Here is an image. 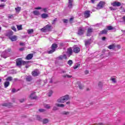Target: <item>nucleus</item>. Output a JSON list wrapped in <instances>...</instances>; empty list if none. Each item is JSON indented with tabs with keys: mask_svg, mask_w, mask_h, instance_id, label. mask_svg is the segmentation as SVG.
Wrapping results in <instances>:
<instances>
[{
	"mask_svg": "<svg viewBox=\"0 0 125 125\" xmlns=\"http://www.w3.org/2000/svg\"><path fill=\"white\" fill-rule=\"evenodd\" d=\"M15 10H16V12H17V13L20 12V11L21 10V7H18L17 8H15Z\"/></svg>",
	"mask_w": 125,
	"mask_h": 125,
	"instance_id": "nucleus-31",
	"label": "nucleus"
},
{
	"mask_svg": "<svg viewBox=\"0 0 125 125\" xmlns=\"http://www.w3.org/2000/svg\"><path fill=\"white\" fill-rule=\"evenodd\" d=\"M10 50H11V49H8L7 50H6L5 52H7V53H8V52H10Z\"/></svg>",
	"mask_w": 125,
	"mask_h": 125,
	"instance_id": "nucleus-56",
	"label": "nucleus"
},
{
	"mask_svg": "<svg viewBox=\"0 0 125 125\" xmlns=\"http://www.w3.org/2000/svg\"><path fill=\"white\" fill-rule=\"evenodd\" d=\"M55 105L57 107H60V108H64V107H65V105L63 104H59L57 103L55 104Z\"/></svg>",
	"mask_w": 125,
	"mask_h": 125,
	"instance_id": "nucleus-22",
	"label": "nucleus"
},
{
	"mask_svg": "<svg viewBox=\"0 0 125 125\" xmlns=\"http://www.w3.org/2000/svg\"><path fill=\"white\" fill-rule=\"evenodd\" d=\"M69 114H70V112L69 111H63L62 112V115H69Z\"/></svg>",
	"mask_w": 125,
	"mask_h": 125,
	"instance_id": "nucleus-39",
	"label": "nucleus"
},
{
	"mask_svg": "<svg viewBox=\"0 0 125 125\" xmlns=\"http://www.w3.org/2000/svg\"><path fill=\"white\" fill-rule=\"evenodd\" d=\"M42 11H44V12H47V8H43L42 10Z\"/></svg>",
	"mask_w": 125,
	"mask_h": 125,
	"instance_id": "nucleus-49",
	"label": "nucleus"
},
{
	"mask_svg": "<svg viewBox=\"0 0 125 125\" xmlns=\"http://www.w3.org/2000/svg\"><path fill=\"white\" fill-rule=\"evenodd\" d=\"M62 77L63 78H64V79H66V78H67L68 79H70L71 78H72V75H69L68 74H65V75H63L62 76Z\"/></svg>",
	"mask_w": 125,
	"mask_h": 125,
	"instance_id": "nucleus-25",
	"label": "nucleus"
},
{
	"mask_svg": "<svg viewBox=\"0 0 125 125\" xmlns=\"http://www.w3.org/2000/svg\"><path fill=\"white\" fill-rule=\"evenodd\" d=\"M123 21L125 22V16L123 17Z\"/></svg>",
	"mask_w": 125,
	"mask_h": 125,
	"instance_id": "nucleus-64",
	"label": "nucleus"
},
{
	"mask_svg": "<svg viewBox=\"0 0 125 125\" xmlns=\"http://www.w3.org/2000/svg\"><path fill=\"white\" fill-rule=\"evenodd\" d=\"M106 3L103 1H101L98 4L97 7L96 8L97 9H102L105 6V4Z\"/></svg>",
	"mask_w": 125,
	"mask_h": 125,
	"instance_id": "nucleus-3",
	"label": "nucleus"
},
{
	"mask_svg": "<svg viewBox=\"0 0 125 125\" xmlns=\"http://www.w3.org/2000/svg\"><path fill=\"white\" fill-rule=\"evenodd\" d=\"M35 9H42V8L41 7H36L35 8Z\"/></svg>",
	"mask_w": 125,
	"mask_h": 125,
	"instance_id": "nucleus-62",
	"label": "nucleus"
},
{
	"mask_svg": "<svg viewBox=\"0 0 125 125\" xmlns=\"http://www.w3.org/2000/svg\"><path fill=\"white\" fill-rule=\"evenodd\" d=\"M41 17L43 19H45V18H47V17H48V15L47 14L43 13L41 15Z\"/></svg>",
	"mask_w": 125,
	"mask_h": 125,
	"instance_id": "nucleus-23",
	"label": "nucleus"
},
{
	"mask_svg": "<svg viewBox=\"0 0 125 125\" xmlns=\"http://www.w3.org/2000/svg\"><path fill=\"white\" fill-rule=\"evenodd\" d=\"M11 29H12V30H13V31H14V32H16V31H17L16 27H15V26H11Z\"/></svg>",
	"mask_w": 125,
	"mask_h": 125,
	"instance_id": "nucleus-44",
	"label": "nucleus"
},
{
	"mask_svg": "<svg viewBox=\"0 0 125 125\" xmlns=\"http://www.w3.org/2000/svg\"><path fill=\"white\" fill-rule=\"evenodd\" d=\"M59 45H60V47H63V46H64L65 44H64V43L61 42L59 43Z\"/></svg>",
	"mask_w": 125,
	"mask_h": 125,
	"instance_id": "nucleus-47",
	"label": "nucleus"
},
{
	"mask_svg": "<svg viewBox=\"0 0 125 125\" xmlns=\"http://www.w3.org/2000/svg\"><path fill=\"white\" fill-rule=\"evenodd\" d=\"M28 33L30 34H32V33H34V30L33 29H29L27 31Z\"/></svg>",
	"mask_w": 125,
	"mask_h": 125,
	"instance_id": "nucleus-40",
	"label": "nucleus"
},
{
	"mask_svg": "<svg viewBox=\"0 0 125 125\" xmlns=\"http://www.w3.org/2000/svg\"><path fill=\"white\" fill-rule=\"evenodd\" d=\"M19 50L20 51H23V50H24V48L22 47V48H20Z\"/></svg>",
	"mask_w": 125,
	"mask_h": 125,
	"instance_id": "nucleus-58",
	"label": "nucleus"
},
{
	"mask_svg": "<svg viewBox=\"0 0 125 125\" xmlns=\"http://www.w3.org/2000/svg\"><path fill=\"white\" fill-rule=\"evenodd\" d=\"M84 32H85V29L84 28L80 27L78 29V35L82 36V35H83Z\"/></svg>",
	"mask_w": 125,
	"mask_h": 125,
	"instance_id": "nucleus-6",
	"label": "nucleus"
},
{
	"mask_svg": "<svg viewBox=\"0 0 125 125\" xmlns=\"http://www.w3.org/2000/svg\"><path fill=\"white\" fill-rule=\"evenodd\" d=\"M18 37L16 35H13L9 39L12 42H15L17 40Z\"/></svg>",
	"mask_w": 125,
	"mask_h": 125,
	"instance_id": "nucleus-16",
	"label": "nucleus"
},
{
	"mask_svg": "<svg viewBox=\"0 0 125 125\" xmlns=\"http://www.w3.org/2000/svg\"><path fill=\"white\" fill-rule=\"evenodd\" d=\"M102 86V83L99 82V86Z\"/></svg>",
	"mask_w": 125,
	"mask_h": 125,
	"instance_id": "nucleus-59",
	"label": "nucleus"
},
{
	"mask_svg": "<svg viewBox=\"0 0 125 125\" xmlns=\"http://www.w3.org/2000/svg\"><path fill=\"white\" fill-rule=\"evenodd\" d=\"M2 106L4 107H9V106H10V104H3Z\"/></svg>",
	"mask_w": 125,
	"mask_h": 125,
	"instance_id": "nucleus-37",
	"label": "nucleus"
},
{
	"mask_svg": "<svg viewBox=\"0 0 125 125\" xmlns=\"http://www.w3.org/2000/svg\"><path fill=\"white\" fill-rule=\"evenodd\" d=\"M17 28L18 31H20L21 30H23V28H22V25H17Z\"/></svg>",
	"mask_w": 125,
	"mask_h": 125,
	"instance_id": "nucleus-29",
	"label": "nucleus"
},
{
	"mask_svg": "<svg viewBox=\"0 0 125 125\" xmlns=\"http://www.w3.org/2000/svg\"><path fill=\"white\" fill-rule=\"evenodd\" d=\"M111 81H112V82H113V83H117V81H116V78H114L113 77H111L110 78Z\"/></svg>",
	"mask_w": 125,
	"mask_h": 125,
	"instance_id": "nucleus-35",
	"label": "nucleus"
},
{
	"mask_svg": "<svg viewBox=\"0 0 125 125\" xmlns=\"http://www.w3.org/2000/svg\"><path fill=\"white\" fill-rule=\"evenodd\" d=\"M91 39L84 41V44H85V46H86V47H88V46H89V45H90V44H91Z\"/></svg>",
	"mask_w": 125,
	"mask_h": 125,
	"instance_id": "nucleus-8",
	"label": "nucleus"
},
{
	"mask_svg": "<svg viewBox=\"0 0 125 125\" xmlns=\"http://www.w3.org/2000/svg\"><path fill=\"white\" fill-rule=\"evenodd\" d=\"M12 92L13 93L16 92V90L15 89H13L12 90Z\"/></svg>",
	"mask_w": 125,
	"mask_h": 125,
	"instance_id": "nucleus-60",
	"label": "nucleus"
},
{
	"mask_svg": "<svg viewBox=\"0 0 125 125\" xmlns=\"http://www.w3.org/2000/svg\"><path fill=\"white\" fill-rule=\"evenodd\" d=\"M49 122V121H48V119H44L42 121V123L43 124H48V122Z\"/></svg>",
	"mask_w": 125,
	"mask_h": 125,
	"instance_id": "nucleus-27",
	"label": "nucleus"
},
{
	"mask_svg": "<svg viewBox=\"0 0 125 125\" xmlns=\"http://www.w3.org/2000/svg\"><path fill=\"white\" fill-rule=\"evenodd\" d=\"M79 88L80 89H83V84H80L79 85Z\"/></svg>",
	"mask_w": 125,
	"mask_h": 125,
	"instance_id": "nucleus-42",
	"label": "nucleus"
},
{
	"mask_svg": "<svg viewBox=\"0 0 125 125\" xmlns=\"http://www.w3.org/2000/svg\"><path fill=\"white\" fill-rule=\"evenodd\" d=\"M57 21V18H55L52 21V24L53 25H55V23H56V22Z\"/></svg>",
	"mask_w": 125,
	"mask_h": 125,
	"instance_id": "nucleus-38",
	"label": "nucleus"
},
{
	"mask_svg": "<svg viewBox=\"0 0 125 125\" xmlns=\"http://www.w3.org/2000/svg\"><path fill=\"white\" fill-rule=\"evenodd\" d=\"M13 80V78L12 77H8L6 79V81H9V82H11Z\"/></svg>",
	"mask_w": 125,
	"mask_h": 125,
	"instance_id": "nucleus-32",
	"label": "nucleus"
},
{
	"mask_svg": "<svg viewBox=\"0 0 125 125\" xmlns=\"http://www.w3.org/2000/svg\"><path fill=\"white\" fill-rule=\"evenodd\" d=\"M36 118L38 121H41L42 120V118H41V116L38 115L36 116Z\"/></svg>",
	"mask_w": 125,
	"mask_h": 125,
	"instance_id": "nucleus-43",
	"label": "nucleus"
},
{
	"mask_svg": "<svg viewBox=\"0 0 125 125\" xmlns=\"http://www.w3.org/2000/svg\"><path fill=\"white\" fill-rule=\"evenodd\" d=\"M33 80V77L31 76H28L26 78V82H32Z\"/></svg>",
	"mask_w": 125,
	"mask_h": 125,
	"instance_id": "nucleus-20",
	"label": "nucleus"
},
{
	"mask_svg": "<svg viewBox=\"0 0 125 125\" xmlns=\"http://www.w3.org/2000/svg\"><path fill=\"white\" fill-rule=\"evenodd\" d=\"M92 32H93V29H92V28L90 27L88 28L87 32V37H90V36H91V33H92Z\"/></svg>",
	"mask_w": 125,
	"mask_h": 125,
	"instance_id": "nucleus-10",
	"label": "nucleus"
},
{
	"mask_svg": "<svg viewBox=\"0 0 125 125\" xmlns=\"http://www.w3.org/2000/svg\"><path fill=\"white\" fill-rule=\"evenodd\" d=\"M32 75L33 77H37L40 75V71L38 70H34L32 72Z\"/></svg>",
	"mask_w": 125,
	"mask_h": 125,
	"instance_id": "nucleus-9",
	"label": "nucleus"
},
{
	"mask_svg": "<svg viewBox=\"0 0 125 125\" xmlns=\"http://www.w3.org/2000/svg\"><path fill=\"white\" fill-rule=\"evenodd\" d=\"M81 51V48L79 47H75L73 48V52L74 53H79Z\"/></svg>",
	"mask_w": 125,
	"mask_h": 125,
	"instance_id": "nucleus-14",
	"label": "nucleus"
},
{
	"mask_svg": "<svg viewBox=\"0 0 125 125\" xmlns=\"http://www.w3.org/2000/svg\"><path fill=\"white\" fill-rule=\"evenodd\" d=\"M88 73H89V71H88V70H85V74L86 75H87V74H88Z\"/></svg>",
	"mask_w": 125,
	"mask_h": 125,
	"instance_id": "nucleus-61",
	"label": "nucleus"
},
{
	"mask_svg": "<svg viewBox=\"0 0 125 125\" xmlns=\"http://www.w3.org/2000/svg\"><path fill=\"white\" fill-rule=\"evenodd\" d=\"M102 40H103V41H105V40H106V37H103L102 38Z\"/></svg>",
	"mask_w": 125,
	"mask_h": 125,
	"instance_id": "nucleus-63",
	"label": "nucleus"
},
{
	"mask_svg": "<svg viewBox=\"0 0 125 125\" xmlns=\"http://www.w3.org/2000/svg\"><path fill=\"white\" fill-rule=\"evenodd\" d=\"M29 97L31 99H37V96H36V92H34L32 93H31Z\"/></svg>",
	"mask_w": 125,
	"mask_h": 125,
	"instance_id": "nucleus-15",
	"label": "nucleus"
},
{
	"mask_svg": "<svg viewBox=\"0 0 125 125\" xmlns=\"http://www.w3.org/2000/svg\"><path fill=\"white\" fill-rule=\"evenodd\" d=\"M58 59H59V60H63V59H65L66 60L67 59V56H66L65 54H63V55H61L58 57Z\"/></svg>",
	"mask_w": 125,
	"mask_h": 125,
	"instance_id": "nucleus-12",
	"label": "nucleus"
},
{
	"mask_svg": "<svg viewBox=\"0 0 125 125\" xmlns=\"http://www.w3.org/2000/svg\"><path fill=\"white\" fill-rule=\"evenodd\" d=\"M39 112H41V113H43V112H45V109H39Z\"/></svg>",
	"mask_w": 125,
	"mask_h": 125,
	"instance_id": "nucleus-45",
	"label": "nucleus"
},
{
	"mask_svg": "<svg viewBox=\"0 0 125 125\" xmlns=\"http://www.w3.org/2000/svg\"><path fill=\"white\" fill-rule=\"evenodd\" d=\"M44 107L46 109H50V108H51V106H50V105L48 104H44Z\"/></svg>",
	"mask_w": 125,
	"mask_h": 125,
	"instance_id": "nucleus-28",
	"label": "nucleus"
},
{
	"mask_svg": "<svg viewBox=\"0 0 125 125\" xmlns=\"http://www.w3.org/2000/svg\"><path fill=\"white\" fill-rule=\"evenodd\" d=\"M122 4H121V2H117V1H115L113 3H111V5H112V6H121V5Z\"/></svg>",
	"mask_w": 125,
	"mask_h": 125,
	"instance_id": "nucleus-11",
	"label": "nucleus"
},
{
	"mask_svg": "<svg viewBox=\"0 0 125 125\" xmlns=\"http://www.w3.org/2000/svg\"><path fill=\"white\" fill-rule=\"evenodd\" d=\"M70 99L69 95H66L65 96H62L57 100L58 103H64L66 101H68Z\"/></svg>",
	"mask_w": 125,
	"mask_h": 125,
	"instance_id": "nucleus-1",
	"label": "nucleus"
},
{
	"mask_svg": "<svg viewBox=\"0 0 125 125\" xmlns=\"http://www.w3.org/2000/svg\"><path fill=\"white\" fill-rule=\"evenodd\" d=\"M115 47H116V46L114 44L110 45L109 46H108V48H109V49H115Z\"/></svg>",
	"mask_w": 125,
	"mask_h": 125,
	"instance_id": "nucleus-26",
	"label": "nucleus"
},
{
	"mask_svg": "<svg viewBox=\"0 0 125 125\" xmlns=\"http://www.w3.org/2000/svg\"><path fill=\"white\" fill-rule=\"evenodd\" d=\"M109 9H110V10H116L117 9L114 7H110Z\"/></svg>",
	"mask_w": 125,
	"mask_h": 125,
	"instance_id": "nucleus-50",
	"label": "nucleus"
},
{
	"mask_svg": "<svg viewBox=\"0 0 125 125\" xmlns=\"http://www.w3.org/2000/svg\"><path fill=\"white\" fill-rule=\"evenodd\" d=\"M33 57H34V54H29L26 56V60H31V59H32V58H33Z\"/></svg>",
	"mask_w": 125,
	"mask_h": 125,
	"instance_id": "nucleus-18",
	"label": "nucleus"
},
{
	"mask_svg": "<svg viewBox=\"0 0 125 125\" xmlns=\"http://www.w3.org/2000/svg\"><path fill=\"white\" fill-rule=\"evenodd\" d=\"M107 29L108 31H111L112 30H114V28L112 26H109L107 27Z\"/></svg>",
	"mask_w": 125,
	"mask_h": 125,
	"instance_id": "nucleus-33",
	"label": "nucleus"
},
{
	"mask_svg": "<svg viewBox=\"0 0 125 125\" xmlns=\"http://www.w3.org/2000/svg\"><path fill=\"white\" fill-rule=\"evenodd\" d=\"M57 47V45L55 43L52 44L51 46L52 49L48 52L49 54H51V53H53L54 51L56 50V48Z\"/></svg>",
	"mask_w": 125,
	"mask_h": 125,
	"instance_id": "nucleus-5",
	"label": "nucleus"
},
{
	"mask_svg": "<svg viewBox=\"0 0 125 125\" xmlns=\"http://www.w3.org/2000/svg\"><path fill=\"white\" fill-rule=\"evenodd\" d=\"M107 31L106 29L103 30V31L100 32V35H103L104 34H107Z\"/></svg>",
	"mask_w": 125,
	"mask_h": 125,
	"instance_id": "nucleus-30",
	"label": "nucleus"
},
{
	"mask_svg": "<svg viewBox=\"0 0 125 125\" xmlns=\"http://www.w3.org/2000/svg\"><path fill=\"white\" fill-rule=\"evenodd\" d=\"M13 32L11 30L9 31L6 34V36L8 37L9 39H10L11 37H12L13 36Z\"/></svg>",
	"mask_w": 125,
	"mask_h": 125,
	"instance_id": "nucleus-17",
	"label": "nucleus"
},
{
	"mask_svg": "<svg viewBox=\"0 0 125 125\" xmlns=\"http://www.w3.org/2000/svg\"><path fill=\"white\" fill-rule=\"evenodd\" d=\"M83 14L85 18H89V17H90V11L86 10L84 12Z\"/></svg>",
	"mask_w": 125,
	"mask_h": 125,
	"instance_id": "nucleus-7",
	"label": "nucleus"
},
{
	"mask_svg": "<svg viewBox=\"0 0 125 125\" xmlns=\"http://www.w3.org/2000/svg\"><path fill=\"white\" fill-rule=\"evenodd\" d=\"M20 45H21V46H25V43L24 42H20Z\"/></svg>",
	"mask_w": 125,
	"mask_h": 125,
	"instance_id": "nucleus-52",
	"label": "nucleus"
},
{
	"mask_svg": "<svg viewBox=\"0 0 125 125\" xmlns=\"http://www.w3.org/2000/svg\"><path fill=\"white\" fill-rule=\"evenodd\" d=\"M51 28V25H49V24H47L43 28L41 29V31L42 32H43V33H45V32H49V31H50Z\"/></svg>",
	"mask_w": 125,
	"mask_h": 125,
	"instance_id": "nucleus-4",
	"label": "nucleus"
},
{
	"mask_svg": "<svg viewBox=\"0 0 125 125\" xmlns=\"http://www.w3.org/2000/svg\"><path fill=\"white\" fill-rule=\"evenodd\" d=\"M28 63H29V61H22V59H17L16 64L17 66H21V65H26V64H28Z\"/></svg>",
	"mask_w": 125,
	"mask_h": 125,
	"instance_id": "nucleus-2",
	"label": "nucleus"
},
{
	"mask_svg": "<svg viewBox=\"0 0 125 125\" xmlns=\"http://www.w3.org/2000/svg\"><path fill=\"white\" fill-rule=\"evenodd\" d=\"M33 13L34 15H40V12H39V11L37 10L33 11Z\"/></svg>",
	"mask_w": 125,
	"mask_h": 125,
	"instance_id": "nucleus-34",
	"label": "nucleus"
},
{
	"mask_svg": "<svg viewBox=\"0 0 125 125\" xmlns=\"http://www.w3.org/2000/svg\"><path fill=\"white\" fill-rule=\"evenodd\" d=\"M67 71L66 70H62L61 71V74H62V73H66Z\"/></svg>",
	"mask_w": 125,
	"mask_h": 125,
	"instance_id": "nucleus-57",
	"label": "nucleus"
},
{
	"mask_svg": "<svg viewBox=\"0 0 125 125\" xmlns=\"http://www.w3.org/2000/svg\"><path fill=\"white\" fill-rule=\"evenodd\" d=\"M67 64L71 66L73 64V61L71 60H69L67 62Z\"/></svg>",
	"mask_w": 125,
	"mask_h": 125,
	"instance_id": "nucleus-36",
	"label": "nucleus"
},
{
	"mask_svg": "<svg viewBox=\"0 0 125 125\" xmlns=\"http://www.w3.org/2000/svg\"><path fill=\"white\" fill-rule=\"evenodd\" d=\"M8 18L9 19H12V18H13V15H8Z\"/></svg>",
	"mask_w": 125,
	"mask_h": 125,
	"instance_id": "nucleus-46",
	"label": "nucleus"
},
{
	"mask_svg": "<svg viewBox=\"0 0 125 125\" xmlns=\"http://www.w3.org/2000/svg\"><path fill=\"white\" fill-rule=\"evenodd\" d=\"M63 23H68V20H67V19H63Z\"/></svg>",
	"mask_w": 125,
	"mask_h": 125,
	"instance_id": "nucleus-51",
	"label": "nucleus"
},
{
	"mask_svg": "<svg viewBox=\"0 0 125 125\" xmlns=\"http://www.w3.org/2000/svg\"><path fill=\"white\" fill-rule=\"evenodd\" d=\"M116 47L118 49H120L121 48V45H117Z\"/></svg>",
	"mask_w": 125,
	"mask_h": 125,
	"instance_id": "nucleus-55",
	"label": "nucleus"
},
{
	"mask_svg": "<svg viewBox=\"0 0 125 125\" xmlns=\"http://www.w3.org/2000/svg\"><path fill=\"white\" fill-rule=\"evenodd\" d=\"M9 84H10V83L9 82L6 81L4 83V87L6 88V87H8L9 86Z\"/></svg>",
	"mask_w": 125,
	"mask_h": 125,
	"instance_id": "nucleus-24",
	"label": "nucleus"
},
{
	"mask_svg": "<svg viewBox=\"0 0 125 125\" xmlns=\"http://www.w3.org/2000/svg\"><path fill=\"white\" fill-rule=\"evenodd\" d=\"M79 65H75L74 66H73V68L76 70V69H78V68H79Z\"/></svg>",
	"mask_w": 125,
	"mask_h": 125,
	"instance_id": "nucleus-53",
	"label": "nucleus"
},
{
	"mask_svg": "<svg viewBox=\"0 0 125 125\" xmlns=\"http://www.w3.org/2000/svg\"><path fill=\"white\" fill-rule=\"evenodd\" d=\"M73 0H68V8H72L73 7Z\"/></svg>",
	"mask_w": 125,
	"mask_h": 125,
	"instance_id": "nucleus-13",
	"label": "nucleus"
},
{
	"mask_svg": "<svg viewBox=\"0 0 125 125\" xmlns=\"http://www.w3.org/2000/svg\"><path fill=\"white\" fill-rule=\"evenodd\" d=\"M1 56L3 58H7V57H8V55H7L6 52L4 51L1 53Z\"/></svg>",
	"mask_w": 125,
	"mask_h": 125,
	"instance_id": "nucleus-19",
	"label": "nucleus"
},
{
	"mask_svg": "<svg viewBox=\"0 0 125 125\" xmlns=\"http://www.w3.org/2000/svg\"><path fill=\"white\" fill-rule=\"evenodd\" d=\"M52 93H53V92L52 91V90H50L49 91L48 95L49 97H50V96H51L52 95Z\"/></svg>",
	"mask_w": 125,
	"mask_h": 125,
	"instance_id": "nucleus-41",
	"label": "nucleus"
},
{
	"mask_svg": "<svg viewBox=\"0 0 125 125\" xmlns=\"http://www.w3.org/2000/svg\"><path fill=\"white\" fill-rule=\"evenodd\" d=\"M24 101H25L24 99H21L20 100V102H21V103H23V102H24Z\"/></svg>",
	"mask_w": 125,
	"mask_h": 125,
	"instance_id": "nucleus-54",
	"label": "nucleus"
},
{
	"mask_svg": "<svg viewBox=\"0 0 125 125\" xmlns=\"http://www.w3.org/2000/svg\"><path fill=\"white\" fill-rule=\"evenodd\" d=\"M36 83H37V84H41V83H42V80H38L37 81Z\"/></svg>",
	"mask_w": 125,
	"mask_h": 125,
	"instance_id": "nucleus-48",
	"label": "nucleus"
},
{
	"mask_svg": "<svg viewBox=\"0 0 125 125\" xmlns=\"http://www.w3.org/2000/svg\"><path fill=\"white\" fill-rule=\"evenodd\" d=\"M67 53L68 54H69V55H72V54L73 53V49H72V48H69L67 49Z\"/></svg>",
	"mask_w": 125,
	"mask_h": 125,
	"instance_id": "nucleus-21",
	"label": "nucleus"
}]
</instances>
